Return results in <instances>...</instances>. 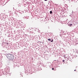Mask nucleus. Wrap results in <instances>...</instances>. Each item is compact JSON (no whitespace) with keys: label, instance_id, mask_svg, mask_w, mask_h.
Segmentation results:
<instances>
[{"label":"nucleus","instance_id":"f257e3e1","mask_svg":"<svg viewBox=\"0 0 78 78\" xmlns=\"http://www.w3.org/2000/svg\"><path fill=\"white\" fill-rule=\"evenodd\" d=\"M6 57L9 61H12V59H14V56L12 54H7Z\"/></svg>","mask_w":78,"mask_h":78},{"label":"nucleus","instance_id":"f03ea898","mask_svg":"<svg viewBox=\"0 0 78 78\" xmlns=\"http://www.w3.org/2000/svg\"><path fill=\"white\" fill-rule=\"evenodd\" d=\"M48 41H51V42H53V40L52 39V40L51 41V39H48Z\"/></svg>","mask_w":78,"mask_h":78},{"label":"nucleus","instance_id":"7ed1b4c3","mask_svg":"<svg viewBox=\"0 0 78 78\" xmlns=\"http://www.w3.org/2000/svg\"><path fill=\"white\" fill-rule=\"evenodd\" d=\"M72 24H70L69 25V27H72Z\"/></svg>","mask_w":78,"mask_h":78},{"label":"nucleus","instance_id":"20e7f679","mask_svg":"<svg viewBox=\"0 0 78 78\" xmlns=\"http://www.w3.org/2000/svg\"><path fill=\"white\" fill-rule=\"evenodd\" d=\"M50 14H52V11H50Z\"/></svg>","mask_w":78,"mask_h":78},{"label":"nucleus","instance_id":"39448f33","mask_svg":"<svg viewBox=\"0 0 78 78\" xmlns=\"http://www.w3.org/2000/svg\"><path fill=\"white\" fill-rule=\"evenodd\" d=\"M5 44H9V43H6Z\"/></svg>","mask_w":78,"mask_h":78},{"label":"nucleus","instance_id":"423d86ee","mask_svg":"<svg viewBox=\"0 0 78 78\" xmlns=\"http://www.w3.org/2000/svg\"><path fill=\"white\" fill-rule=\"evenodd\" d=\"M62 61H63V62H64L65 61H64V60H63Z\"/></svg>","mask_w":78,"mask_h":78},{"label":"nucleus","instance_id":"0eeeda50","mask_svg":"<svg viewBox=\"0 0 78 78\" xmlns=\"http://www.w3.org/2000/svg\"><path fill=\"white\" fill-rule=\"evenodd\" d=\"M52 70H54V68H52Z\"/></svg>","mask_w":78,"mask_h":78},{"label":"nucleus","instance_id":"6e6552de","mask_svg":"<svg viewBox=\"0 0 78 78\" xmlns=\"http://www.w3.org/2000/svg\"><path fill=\"white\" fill-rule=\"evenodd\" d=\"M44 1H47V0H44Z\"/></svg>","mask_w":78,"mask_h":78},{"label":"nucleus","instance_id":"1a4fd4ad","mask_svg":"<svg viewBox=\"0 0 78 78\" xmlns=\"http://www.w3.org/2000/svg\"><path fill=\"white\" fill-rule=\"evenodd\" d=\"M74 71H76V70H74Z\"/></svg>","mask_w":78,"mask_h":78}]
</instances>
